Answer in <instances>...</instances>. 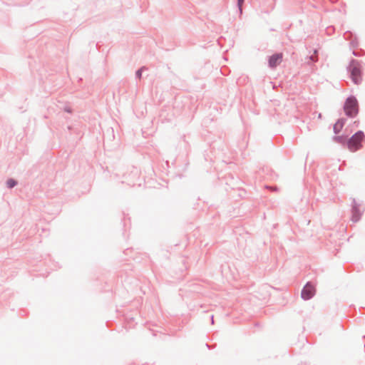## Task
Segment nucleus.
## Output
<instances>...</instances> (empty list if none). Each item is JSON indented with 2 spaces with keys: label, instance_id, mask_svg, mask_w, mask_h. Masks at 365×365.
<instances>
[{
  "label": "nucleus",
  "instance_id": "1",
  "mask_svg": "<svg viewBox=\"0 0 365 365\" xmlns=\"http://www.w3.org/2000/svg\"><path fill=\"white\" fill-rule=\"evenodd\" d=\"M348 71L352 81L357 85L361 83L362 80L361 62L356 59H351L348 66Z\"/></svg>",
  "mask_w": 365,
  "mask_h": 365
},
{
  "label": "nucleus",
  "instance_id": "2",
  "mask_svg": "<svg viewBox=\"0 0 365 365\" xmlns=\"http://www.w3.org/2000/svg\"><path fill=\"white\" fill-rule=\"evenodd\" d=\"M345 114L349 118H354L359 113L358 101L354 96L348 97L344 105Z\"/></svg>",
  "mask_w": 365,
  "mask_h": 365
},
{
  "label": "nucleus",
  "instance_id": "3",
  "mask_svg": "<svg viewBox=\"0 0 365 365\" xmlns=\"http://www.w3.org/2000/svg\"><path fill=\"white\" fill-rule=\"evenodd\" d=\"M364 140V132L359 130L348 140L347 146L351 151L355 152L362 148V143Z\"/></svg>",
  "mask_w": 365,
  "mask_h": 365
},
{
  "label": "nucleus",
  "instance_id": "4",
  "mask_svg": "<svg viewBox=\"0 0 365 365\" xmlns=\"http://www.w3.org/2000/svg\"><path fill=\"white\" fill-rule=\"evenodd\" d=\"M315 294V287L311 282H307L302 290V297L304 300L310 299Z\"/></svg>",
  "mask_w": 365,
  "mask_h": 365
},
{
  "label": "nucleus",
  "instance_id": "5",
  "mask_svg": "<svg viewBox=\"0 0 365 365\" xmlns=\"http://www.w3.org/2000/svg\"><path fill=\"white\" fill-rule=\"evenodd\" d=\"M359 206L360 205L354 199L351 205V220L354 222H356L361 219V212L359 210Z\"/></svg>",
  "mask_w": 365,
  "mask_h": 365
},
{
  "label": "nucleus",
  "instance_id": "6",
  "mask_svg": "<svg viewBox=\"0 0 365 365\" xmlns=\"http://www.w3.org/2000/svg\"><path fill=\"white\" fill-rule=\"evenodd\" d=\"M282 53H274L269 58V66L270 68H275L277 65H279L282 61Z\"/></svg>",
  "mask_w": 365,
  "mask_h": 365
},
{
  "label": "nucleus",
  "instance_id": "7",
  "mask_svg": "<svg viewBox=\"0 0 365 365\" xmlns=\"http://www.w3.org/2000/svg\"><path fill=\"white\" fill-rule=\"evenodd\" d=\"M346 118H339L334 125V132L335 134H338L341 130L344 125L346 123Z\"/></svg>",
  "mask_w": 365,
  "mask_h": 365
},
{
  "label": "nucleus",
  "instance_id": "8",
  "mask_svg": "<svg viewBox=\"0 0 365 365\" xmlns=\"http://www.w3.org/2000/svg\"><path fill=\"white\" fill-rule=\"evenodd\" d=\"M352 36H353V34L350 31H346L344 34V38L346 39V40H350L351 41V44L352 45V46L356 47V46H358V42H357L356 38L354 39L351 38Z\"/></svg>",
  "mask_w": 365,
  "mask_h": 365
},
{
  "label": "nucleus",
  "instance_id": "9",
  "mask_svg": "<svg viewBox=\"0 0 365 365\" xmlns=\"http://www.w3.org/2000/svg\"><path fill=\"white\" fill-rule=\"evenodd\" d=\"M333 140L339 144L347 145L348 140H346V138L344 135H335L333 137Z\"/></svg>",
  "mask_w": 365,
  "mask_h": 365
},
{
  "label": "nucleus",
  "instance_id": "10",
  "mask_svg": "<svg viewBox=\"0 0 365 365\" xmlns=\"http://www.w3.org/2000/svg\"><path fill=\"white\" fill-rule=\"evenodd\" d=\"M17 185V181L14 179L10 178L6 181V185L9 188H13Z\"/></svg>",
  "mask_w": 365,
  "mask_h": 365
},
{
  "label": "nucleus",
  "instance_id": "11",
  "mask_svg": "<svg viewBox=\"0 0 365 365\" xmlns=\"http://www.w3.org/2000/svg\"><path fill=\"white\" fill-rule=\"evenodd\" d=\"M146 69H147V68L145 66H143L140 68H139L138 70H137L135 72L136 78L138 79H140L142 77V72Z\"/></svg>",
  "mask_w": 365,
  "mask_h": 365
},
{
  "label": "nucleus",
  "instance_id": "12",
  "mask_svg": "<svg viewBox=\"0 0 365 365\" xmlns=\"http://www.w3.org/2000/svg\"><path fill=\"white\" fill-rule=\"evenodd\" d=\"M237 6L240 11V13L242 14V5L245 2V0H237Z\"/></svg>",
  "mask_w": 365,
  "mask_h": 365
},
{
  "label": "nucleus",
  "instance_id": "13",
  "mask_svg": "<svg viewBox=\"0 0 365 365\" xmlns=\"http://www.w3.org/2000/svg\"><path fill=\"white\" fill-rule=\"evenodd\" d=\"M64 110L68 113H72V109L70 108V107H66L64 108Z\"/></svg>",
  "mask_w": 365,
  "mask_h": 365
},
{
  "label": "nucleus",
  "instance_id": "14",
  "mask_svg": "<svg viewBox=\"0 0 365 365\" xmlns=\"http://www.w3.org/2000/svg\"><path fill=\"white\" fill-rule=\"evenodd\" d=\"M310 59L314 62L317 61V58L313 55L310 56Z\"/></svg>",
  "mask_w": 365,
  "mask_h": 365
},
{
  "label": "nucleus",
  "instance_id": "15",
  "mask_svg": "<svg viewBox=\"0 0 365 365\" xmlns=\"http://www.w3.org/2000/svg\"><path fill=\"white\" fill-rule=\"evenodd\" d=\"M353 54L356 56H359V53L356 51H353Z\"/></svg>",
  "mask_w": 365,
  "mask_h": 365
},
{
  "label": "nucleus",
  "instance_id": "16",
  "mask_svg": "<svg viewBox=\"0 0 365 365\" xmlns=\"http://www.w3.org/2000/svg\"><path fill=\"white\" fill-rule=\"evenodd\" d=\"M212 323H214L213 316H212Z\"/></svg>",
  "mask_w": 365,
  "mask_h": 365
}]
</instances>
